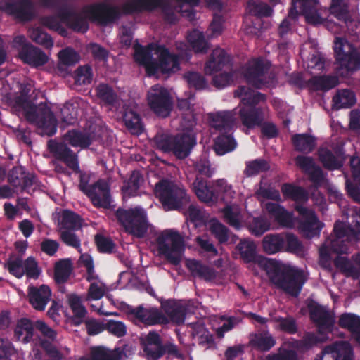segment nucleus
<instances>
[{"mask_svg":"<svg viewBox=\"0 0 360 360\" xmlns=\"http://www.w3.org/2000/svg\"><path fill=\"white\" fill-rule=\"evenodd\" d=\"M263 265L270 282L276 288L294 297L300 295L307 281L302 270L270 258H265Z\"/></svg>","mask_w":360,"mask_h":360,"instance_id":"1","label":"nucleus"},{"mask_svg":"<svg viewBox=\"0 0 360 360\" xmlns=\"http://www.w3.org/2000/svg\"><path fill=\"white\" fill-rule=\"evenodd\" d=\"M13 107L24 111L26 120L35 124L48 136H53L57 131V119L51 108L44 103L38 106L34 105L30 98L20 94L15 96L11 101Z\"/></svg>","mask_w":360,"mask_h":360,"instance_id":"2","label":"nucleus"},{"mask_svg":"<svg viewBox=\"0 0 360 360\" xmlns=\"http://www.w3.org/2000/svg\"><path fill=\"white\" fill-rule=\"evenodd\" d=\"M154 193L165 210H179L189 202L186 190L166 179L155 184Z\"/></svg>","mask_w":360,"mask_h":360,"instance_id":"3","label":"nucleus"},{"mask_svg":"<svg viewBox=\"0 0 360 360\" xmlns=\"http://www.w3.org/2000/svg\"><path fill=\"white\" fill-rule=\"evenodd\" d=\"M117 221L125 231L138 238H142L148 232L149 224L146 211L139 207L125 210L119 207L115 213Z\"/></svg>","mask_w":360,"mask_h":360,"instance_id":"4","label":"nucleus"},{"mask_svg":"<svg viewBox=\"0 0 360 360\" xmlns=\"http://www.w3.org/2000/svg\"><path fill=\"white\" fill-rule=\"evenodd\" d=\"M158 251L173 265H179L185 250L183 236L176 231L165 230L157 238Z\"/></svg>","mask_w":360,"mask_h":360,"instance_id":"5","label":"nucleus"},{"mask_svg":"<svg viewBox=\"0 0 360 360\" xmlns=\"http://www.w3.org/2000/svg\"><path fill=\"white\" fill-rule=\"evenodd\" d=\"M334 53L338 69L342 76H347L360 69V53L352 44L336 38Z\"/></svg>","mask_w":360,"mask_h":360,"instance_id":"6","label":"nucleus"},{"mask_svg":"<svg viewBox=\"0 0 360 360\" xmlns=\"http://www.w3.org/2000/svg\"><path fill=\"white\" fill-rule=\"evenodd\" d=\"M334 238L330 240V250L339 255L346 254L348 251L347 243L360 240V223L356 222L353 227L343 221H335L333 227Z\"/></svg>","mask_w":360,"mask_h":360,"instance_id":"7","label":"nucleus"},{"mask_svg":"<svg viewBox=\"0 0 360 360\" xmlns=\"http://www.w3.org/2000/svg\"><path fill=\"white\" fill-rule=\"evenodd\" d=\"M155 54L158 60H153L147 67L149 75L158 72L170 74L177 72L180 69V57L178 54L172 53L165 45H156Z\"/></svg>","mask_w":360,"mask_h":360,"instance_id":"8","label":"nucleus"},{"mask_svg":"<svg viewBox=\"0 0 360 360\" xmlns=\"http://www.w3.org/2000/svg\"><path fill=\"white\" fill-rule=\"evenodd\" d=\"M84 13L92 22L106 26L115 22L121 16L120 8L105 2L95 3L85 6Z\"/></svg>","mask_w":360,"mask_h":360,"instance_id":"9","label":"nucleus"},{"mask_svg":"<svg viewBox=\"0 0 360 360\" xmlns=\"http://www.w3.org/2000/svg\"><path fill=\"white\" fill-rule=\"evenodd\" d=\"M269 63H265L262 58L249 61L243 70V76L247 83L255 89H261L269 86L270 78L266 76L269 70Z\"/></svg>","mask_w":360,"mask_h":360,"instance_id":"10","label":"nucleus"},{"mask_svg":"<svg viewBox=\"0 0 360 360\" xmlns=\"http://www.w3.org/2000/svg\"><path fill=\"white\" fill-rule=\"evenodd\" d=\"M0 11L21 22H30L36 15L32 0H2L0 1Z\"/></svg>","mask_w":360,"mask_h":360,"instance_id":"11","label":"nucleus"},{"mask_svg":"<svg viewBox=\"0 0 360 360\" xmlns=\"http://www.w3.org/2000/svg\"><path fill=\"white\" fill-rule=\"evenodd\" d=\"M318 4L319 0H292L288 18L295 20L299 15H302L308 24H322L323 20L318 12Z\"/></svg>","mask_w":360,"mask_h":360,"instance_id":"12","label":"nucleus"},{"mask_svg":"<svg viewBox=\"0 0 360 360\" xmlns=\"http://www.w3.org/2000/svg\"><path fill=\"white\" fill-rule=\"evenodd\" d=\"M148 103L150 109L158 116L166 117L172 110V97L167 89L153 86L148 93Z\"/></svg>","mask_w":360,"mask_h":360,"instance_id":"13","label":"nucleus"},{"mask_svg":"<svg viewBox=\"0 0 360 360\" xmlns=\"http://www.w3.org/2000/svg\"><path fill=\"white\" fill-rule=\"evenodd\" d=\"M310 319L317 327L318 333L327 335L333 330L334 317L323 307L311 300L307 304Z\"/></svg>","mask_w":360,"mask_h":360,"instance_id":"14","label":"nucleus"},{"mask_svg":"<svg viewBox=\"0 0 360 360\" xmlns=\"http://www.w3.org/2000/svg\"><path fill=\"white\" fill-rule=\"evenodd\" d=\"M295 210L302 217L299 224L300 231L309 238L319 236L323 224L319 220L315 212L302 205L295 206Z\"/></svg>","mask_w":360,"mask_h":360,"instance_id":"15","label":"nucleus"},{"mask_svg":"<svg viewBox=\"0 0 360 360\" xmlns=\"http://www.w3.org/2000/svg\"><path fill=\"white\" fill-rule=\"evenodd\" d=\"M129 314L135 322L146 326L166 325L168 323L167 316L157 307L145 308L139 306L129 311Z\"/></svg>","mask_w":360,"mask_h":360,"instance_id":"16","label":"nucleus"},{"mask_svg":"<svg viewBox=\"0 0 360 360\" xmlns=\"http://www.w3.org/2000/svg\"><path fill=\"white\" fill-rule=\"evenodd\" d=\"M47 147L56 160L64 162L74 172H80L77 155L66 143L51 139L48 141Z\"/></svg>","mask_w":360,"mask_h":360,"instance_id":"17","label":"nucleus"},{"mask_svg":"<svg viewBox=\"0 0 360 360\" xmlns=\"http://www.w3.org/2000/svg\"><path fill=\"white\" fill-rule=\"evenodd\" d=\"M86 195L96 207L108 208L110 205V188L109 184L103 179L91 184V188Z\"/></svg>","mask_w":360,"mask_h":360,"instance_id":"18","label":"nucleus"},{"mask_svg":"<svg viewBox=\"0 0 360 360\" xmlns=\"http://www.w3.org/2000/svg\"><path fill=\"white\" fill-rule=\"evenodd\" d=\"M237 115V108L211 113L209 115L210 125L219 131L229 132L236 124Z\"/></svg>","mask_w":360,"mask_h":360,"instance_id":"19","label":"nucleus"},{"mask_svg":"<svg viewBox=\"0 0 360 360\" xmlns=\"http://www.w3.org/2000/svg\"><path fill=\"white\" fill-rule=\"evenodd\" d=\"M237 117L248 129L260 126L265 120L264 108L262 107L243 106L237 109Z\"/></svg>","mask_w":360,"mask_h":360,"instance_id":"20","label":"nucleus"},{"mask_svg":"<svg viewBox=\"0 0 360 360\" xmlns=\"http://www.w3.org/2000/svg\"><path fill=\"white\" fill-rule=\"evenodd\" d=\"M161 308L167 316L168 323L172 322L180 326L184 323L188 309L180 301L172 299L165 300L161 302Z\"/></svg>","mask_w":360,"mask_h":360,"instance_id":"21","label":"nucleus"},{"mask_svg":"<svg viewBox=\"0 0 360 360\" xmlns=\"http://www.w3.org/2000/svg\"><path fill=\"white\" fill-rule=\"evenodd\" d=\"M58 17L63 22H65L68 27L75 32L85 33L89 29V23L86 19L67 6L59 9Z\"/></svg>","mask_w":360,"mask_h":360,"instance_id":"22","label":"nucleus"},{"mask_svg":"<svg viewBox=\"0 0 360 360\" xmlns=\"http://www.w3.org/2000/svg\"><path fill=\"white\" fill-rule=\"evenodd\" d=\"M318 156L323 167L329 171L341 169L345 160V151L342 148L336 149L333 153L327 148H320L318 150Z\"/></svg>","mask_w":360,"mask_h":360,"instance_id":"23","label":"nucleus"},{"mask_svg":"<svg viewBox=\"0 0 360 360\" xmlns=\"http://www.w3.org/2000/svg\"><path fill=\"white\" fill-rule=\"evenodd\" d=\"M196 144L194 136L188 134H179L174 136L171 152L178 159L187 158Z\"/></svg>","mask_w":360,"mask_h":360,"instance_id":"24","label":"nucleus"},{"mask_svg":"<svg viewBox=\"0 0 360 360\" xmlns=\"http://www.w3.org/2000/svg\"><path fill=\"white\" fill-rule=\"evenodd\" d=\"M19 56L24 63L32 68L42 66L49 60L47 55L42 50L32 44L22 46L19 51Z\"/></svg>","mask_w":360,"mask_h":360,"instance_id":"25","label":"nucleus"},{"mask_svg":"<svg viewBox=\"0 0 360 360\" xmlns=\"http://www.w3.org/2000/svg\"><path fill=\"white\" fill-rule=\"evenodd\" d=\"M27 292L29 302L32 307L37 311H44L51 297L50 288L46 285H41L39 288L30 286Z\"/></svg>","mask_w":360,"mask_h":360,"instance_id":"26","label":"nucleus"},{"mask_svg":"<svg viewBox=\"0 0 360 360\" xmlns=\"http://www.w3.org/2000/svg\"><path fill=\"white\" fill-rule=\"evenodd\" d=\"M349 162L353 181L347 179L345 188L349 196L360 202V158L352 156Z\"/></svg>","mask_w":360,"mask_h":360,"instance_id":"27","label":"nucleus"},{"mask_svg":"<svg viewBox=\"0 0 360 360\" xmlns=\"http://www.w3.org/2000/svg\"><path fill=\"white\" fill-rule=\"evenodd\" d=\"M192 188L198 198L203 202H215L219 199L218 191L213 185L202 177L197 176L192 184Z\"/></svg>","mask_w":360,"mask_h":360,"instance_id":"28","label":"nucleus"},{"mask_svg":"<svg viewBox=\"0 0 360 360\" xmlns=\"http://www.w3.org/2000/svg\"><path fill=\"white\" fill-rule=\"evenodd\" d=\"M265 209L281 226L291 228L294 225L293 214L276 202H267Z\"/></svg>","mask_w":360,"mask_h":360,"instance_id":"29","label":"nucleus"},{"mask_svg":"<svg viewBox=\"0 0 360 360\" xmlns=\"http://www.w3.org/2000/svg\"><path fill=\"white\" fill-rule=\"evenodd\" d=\"M234 96L241 100L243 106H255L266 100V96L261 92L255 91L249 86H240L234 92Z\"/></svg>","mask_w":360,"mask_h":360,"instance_id":"30","label":"nucleus"},{"mask_svg":"<svg viewBox=\"0 0 360 360\" xmlns=\"http://www.w3.org/2000/svg\"><path fill=\"white\" fill-rule=\"evenodd\" d=\"M228 63L229 58L226 51L222 49H215L205 63V73L212 75L215 72L220 71Z\"/></svg>","mask_w":360,"mask_h":360,"instance_id":"31","label":"nucleus"},{"mask_svg":"<svg viewBox=\"0 0 360 360\" xmlns=\"http://www.w3.org/2000/svg\"><path fill=\"white\" fill-rule=\"evenodd\" d=\"M161 0H131L123 4L122 10L124 15L152 12L158 9Z\"/></svg>","mask_w":360,"mask_h":360,"instance_id":"32","label":"nucleus"},{"mask_svg":"<svg viewBox=\"0 0 360 360\" xmlns=\"http://www.w3.org/2000/svg\"><path fill=\"white\" fill-rule=\"evenodd\" d=\"M64 140L73 147L88 148L93 142L91 133L79 129L68 130L63 136Z\"/></svg>","mask_w":360,"mask_h":360,"instance_id":"33","label":"nucleus"},{"mask_svg":"<svg viewBox=\"0 0 360 360\" xmlns=\"http://www.w3.org/2000/svg\"><path fill=\"white\" fill-rule=\"evenodd\" d=\"M249 345L259 352H268L275 345L276 340L269 332L250 334Z\"/></svg>","mask_w":360,"mask_h":360,"instance_id":"34","label":"nucleus"},{"mask_svg":"<svg viewBox=\"0 0 360 360\" xmlns=\"http://www.w3.org/2000/svg\"><path fill=\"white\" fill-rule=\"evenodd\" d=\"M338 326L347 330L356 341L360 335V316L353 313L342 314L338 321Z\"/></svg>","mask_w":360,"mask_h":360,"instance_id":"35","label":"nucleus"},{"mask_svg":"<svg viewBox=\"0 0 360 360\" xmlns=\"http://www.w3.org/2000/svg\"><path fill=\"white\" fill-rule=\"evenodd\" d=\"M281 192L285 198L295 202V206L302 205L309 200L308 192L302 187L285 183L281 186Z\"/></svg>","mask_w":360,"mask_h":360,"instance_id":"36","label":"nucleus"},{"mask_svg":"<svg viewBox=\"0 0 360 360\" xmlns=\"http://www.w3.org/2000/svg\"><path fill=\"white\" fill-rule=\"evenodd\" d=\"M186 267L193 276L210 281L217 278L216 271L210 266L202 264L200 261L189 259L186 262Z\"/></svg>","mask_w":360,"mask_h":360,"instance_id":"37","label":"nucleus"},{"mask_svg":"<svg viewBox=\"0 0 360 360\" xmlns=\"http://www.w3.org/2000/svg\"><path fill=\"white\" fill-rule=\"evenodd\" d=\"M237 147V142L231 134H220L214 140L213 149L217 155L232 152Z\"/></svg>","mask_w":360,"mask_h":360,"instance_id":"38","label":"nucleus"},{"mask_svg":"<svg viewBox=\"0 0 360 360\" xmlns=\"http://www.w3.org/2000/svg\"><path fill=\"white\" fill-rule=\"evenodd\" d=\"M262 243L264 252L268 255H273L283 250L285 238L282 234L269 233L263 238Z\"/></svg>","mask_w":360,"mask_h":360,"instance_id":"39","label":"nucleus"},{"mask_svg":"<svg viewBox=\"0 0 360 360\" xmlns=\"http://www.w3.org/2000/svg\"><path fill=\"white\" fill-rule=\"evenodd\" d=\"M291 141L295 150L303 153H311L316 146V139L308 134H296Z\"/></svg>","mask_w":360,"mask_h":360,"instance_id":"40","label":"nucleus"},{"mask_svg":"<svg viewBox=\"0 0 360 360\" xmlns=\"http://www.w3.org/2000/svg\"><path fill=\"white\" fill-rule=\"evenodd\" d=\"M338 84V79L335 76H313L307 81V85L314 91H326Z\"/></svg>","mask_w":360,"mask_h":360,"instance_id":"41","label":"nucleus"},{"mask_svg":"<svg viewBox=\"0 0 360 360\" xmlns=\"http://www.w3.org/2000/svg\"><path fill=\"white\" fill-rule=\"evenodd\" d=\"M356 99L354 93L349 89H340L333 97V108H350L356 103Z\"/></svg>","mask_w":360,"mask_h":360,"instance_id":"42","label":"nucleus"},{"mask_svg":"<svg viewBox=\"0 0 360 360\" xmlns=\"http://www.w3.org/2000/svg\"><path fill=\"white\" fill-rule=\"evenodd\" d=\"M72 264L70 259H60L55 264L54 280L58 284L66 283L72 272Z\"/></svg>","mask_w":360,"mask_h":360,"instance_id":"43","label":"nucleus"},{"mask_svg":"<svg viewBox=\"0 0 360 360\" xmlns=\"http://www.w3.org/2000/svg\"><path fill=\"white\" fill-rule=\"evenodd\" d=\"M82 228V219L72 211L64 210L59 221V230L78 231Z\"/></svg>","mask_w":360,"mask_h":360,"instance_id":"44","label":"nucleus"},{"mask_svg":"<svg viewBox=\"0 0 360 360\" xmlns=\"http://www.w3.org/2000/svg\"><path fill=\"white\" fill-rule=\"evenodd\" d=\"M240 258L245 263L257 262L256 245L252 240L248 239L241 240L236 246Z\"/></svg>","mask_w":360,"mask_h":360,"instance_id":"45","label":"nucleus"},{"mask_svg":"<svg viewBox=\"0 0 360 360\" xmlns=\"http://www.w3.org/2000/svg\"><path fill=\"white\" fill-rule=\"evenodd\" d=\"M143 176L139 171L134 170L131 172L129 179L122 188L124 195L136 196L139 195V190L143 183Z\"/></svg>","mask_w":360,"mask_h":360,"instance_id":"46","label":"nucleus"},{"mask_svg":"<svg viewBox=\"0 0 360 360\" xmlns=\"http://www.w3.org/2000/svg\"><path fill=\"white\" fill-rule=\"evenodd\" d=\"M123 121L126 127L132 134H141L143 131L141 119L136 111L126 108L123 114Z\"/></svg>","mask_w":360,"mask_h":360,"instance_id":"47","label":"nucleus"},{"mask_svg":"<svg viewBox=\"0 0 360 360\" xmlns=\"http://www.w3.org/2000/svg\"><path fill=\"white\" fill-rule=\"evenodd\" d=\"M270 169L269 162L264 158H257L245 162L243 174L246 177H252L266 172Z\"/></svg>","mask_w":360,"mask_h":360,"instance_id":"48","label":"nucleus"},{"mask_svg":"<svg viewBox=\"0 0 360 360\" xmlns=\"http://www.w3.org/2000/svg\"><path fill=\"white\" fill-rule=\"evenodd\" d=\"M335 266L347 277L359 278L360 277V268H356L346 257L338 256L333 261Z\"/></svg>","mask_w":360,"mask_h":360,"instance_id":"49","label":"nucleus"},{"mask_svg":"<svg viewBox=\"0 0 360 360\" xmlns=\"http://www.w3.org/2000/svg\"><path fill=\"white\" fill-rule=\"evenodd\" d=\"M34 335V326L28 319H21L15 329V336L22 342L27 343L32 340Z\"/></svg>","mask_w":360,"mask_h":360,"instance_id":"50","label":"nucleus"},{"mask_svg":"<svg viewBox=\"0 0 360 360\" xmlns=\"http://www.w3.org/2000/svg\"><path fill=\"white\" fill-rule=\"evenodd\" d=\"M97 97L105 105H114L118 99L117 95L108 84H100L96 88Z\"/></svg>","mask_w":360,"mask_h":360,"instance_id":"51","label":"nucleus"},{"mask_svg":"<svg viewBox=\"0 0 360 360\" xmlns=\"http://www.w3.org/2000/svg\"><path fill=\"white\" fill-rule=\"evenodd\" d=\"M328 339L326 335H323L321 337L318 336L312 332H306L302 338L297 340L295 344L297 349L301 350L307 351L319 344L325 342Z\"/></svg>","mask_w":360,"mask_h":360,"instance_id":"52","label":"nucleus"},{"mask_svg":"<svg viewBox=\"0 0 360 360\" xmlns=\"http://www.w3.org/2000/svg\"><path fill=\"white\" fill-rule=\"evenodd\" d=\"M331 353L333 354L335 360H352L353 349L347 342H340L332 345L329 347Z\"/></svg>","mask_w":360,"mask_h":360,"instance_id":"53","label":"nucleus"},{"mask_svg":"<svg viewBox=\"0 0 360 360\" xmlns=\"http://www.w3.org/2000/svg\"><path fill=\"white\" fill-rule=\"evenodd\" d=\"M157 44H150L148 46L137 44L134 46V60L140 64L146 65V68L153 60L152 52L155 53V47Z\"/></svg>","mask_w":360,"mask_h":360,"instance_id":"54","label":"nucleus"},{"mask_svg":"<svg viewBox=\"0 0 360 360\" xmlns=\"http://www.w3.org/2000/svg\"><path fill=\"white\" fill-rule=\"evenodd\" d=\"M188 41L196 53H205L209 49L208 42L202 32L193 30L188 36Z\"/></svg>","mask_w":360,"mask_h":360,"instance_id":"55","label":"nucleus"},{"mask_svg":"<svg viewBox=\"0 0 360 360\" xmlns=\"http://www.w3.org/2000/svg\"><path fill=\"white\" fill-rule=\"evenodd\" d=\"M147 350L150 354V359L153 360H158L165 354H168L176 357H180L181 356L179 352L177 346L171 342H167L165 345H162L161 347L156 348L155 351L152 350L150 347H148Z\"/></svg>","mask_w":360,"mask_h":360,"instance_id":"56","label":"nucleus"},{"mask_svg":"<svg viewBox=\"0 0 360 360\" xmlns=\"http://www.w3.org/2000/svg\"><path fill=\"white\" fill-rule=\"evenodd\" d=\"M30 39L46 49H51L53 46L52 37L40 27L34 28L30 34Z\"/></svg>","mask_w":360,"mask_h":360,"instance_id":"57","label":"nucleus"},{"mask_svg":"<svg viewBox=\"0 0 360 360\" xmlns=\"http://www.w3.org/2000/svg\"><path fill=\"white\" fill-rule=\"evenodd\" d=\"M285 238V251L302 256L304 254V248L302 242L293 233H287Z\"/></svg>","mask_w":360,"mask_h":360,"instance_id":"58","label":"nucleus"},{"mask_svg":"<svg viewBox=\"0 0 360 360\" xmlns=\"http://www.w3.org/2000/svg\"><path fill=\"white\" fill-rule=\"evenodd\" d=\"M174 136L168 133H157L153 138L156 148L164 153H170Z\"/></svg>","mask_w":360,"mask_h":360,"instance_id":"59","label":"nucleus"},{"mask_svg":"<svg viewBox=\"0 0 360 360\" xmlns=\"http://www.w3.org/2000/svg\"><path fill=\"white\" fill-rule=\"evenodd\" d=\"M249 13L257 17H270L274 11L272 8L266 3L249 1L248 2Z\"/></svg>","mask_w":360,"mask_h":360,"instance_id":"60","label":"nucleus"},{"mask_svg":"<svg viewBox=\"0 0 360 360\" xmlns=\"http://www.w3.org/2000/svg\"><path fill=\"white\" fill-rule=\"evenodd\" d=\"M270 229L268 220L262 217H254L249 224V230L255 236H260Z\"/></svg>","mask_w":360,"mask_h":360,"instance_id":"61","label":"nucleus"},{"mask_svg":"<svg viewBox=\"0 0 360 360\" xmlns=\"http://www.w3.org/2000/svg\"><path fill=\"white\" fill-rule=\"evenodd\" d=\"M195 170L200 175L210 178L214 173V169L211 167L210 161L205 155H201L193 164Z\"/></svg>","mask_w":360,"mask_h":360,"instance_id":"62","label":"nucleus"},{"mask_svg":"<svg viewBox=\"0 0 360 360\" xmlns=\"http://www.w3.org/2000/svg\"><path fill=\"white\" fill-rule=\"evenodd\" d=\"M93 79V72L91 65L79 66L75 70V82L77 84H90Z\"/></svg>","mask_w":360,"mask_h":360,"instance_id":"63","label":"nucleus"},{"mask_svg":"<svg viewBox=\"0 0 360 360\" xmlns=\"http://www.w3.org/2000/svg\"><path fill=\"white\" fill-rule=\"evenodd\" d=\"M274 321L279 323L280 330L284 333L293 335L297 332V322L292 316H276Z\"/></svg>","mask_w":360,"mask_h":360,"instance_id":"64","label":"nucleus"}]
</instances>
